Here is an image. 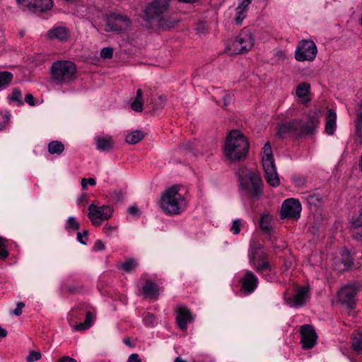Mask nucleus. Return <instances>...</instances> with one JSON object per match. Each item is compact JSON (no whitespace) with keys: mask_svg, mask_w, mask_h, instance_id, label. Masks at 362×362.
I'll return each mask as SVG.
<instances>
[{"mask_svg":"<svg viewBox=\"0 0 362 362\" xmlns=\"http://www.w3.org/2000/svg\"><path fill=\"white\" fill-rule=\"evenodd\" d=\"M319 123L318 115L314 112L308 115L306 122L300 119H294L282 123L279 127L278 134L280 137H284L286 134H291L296 138L311 135L315 133Z\"/></svg>","mask_w":362,"mask_h":362,"instance_id":"obj_1","label":"nucleus"},{"mask_svg":"<svg viewBox=\"0 0 362 362\" xmlns=\"http://www.w3.org/2000/svg\"><path fill=\"white\" fill-rule=\"evenodd\" d=\"M249 150V142L239 130H232L228 134L223 147V154L230 161L244 159Z\"/></svg>","mask_w":362,"mask_h":362,"instance_id":"obj_2","label":"nucleus"},{"mask_svg":"<svg viewBox=\"0 0 362 362\" xmlns=\"http://www.w3.org/2000/svg\"><path fill=\"white\" fill-rule=\"evenodd\" d=\"M180 188L174 185L165 189L161 195L159 206L167 215H177L181 214L186 207L185 197L180 193Z\"/></svg>","mask_w":362,"mask_h":362,"instance_id":"obj_3","label":"nucleus"},{"mask_svg":"<svg viewBox=\"0 0 362 362\" xmlns=\"http://www.w3.org/2000/svg\"><path fill=\"white\" fill-rule=\"evenodd\" d=\"M237 175L240 186L248 197L258 198L263 193V182L259 174L246 168H240Z\"/></svg>","mask_w":362,"mask_h":362,"instance_id":"obj_4","label":"nucleus"},{"mask_svg":"<svg viewBox=\"0 0 362 362\" xmlns=\"http://www.w3.org/2000/svg\"><path fill=\"white\" fill-rule=\"evenodd\" d=\"M169 3L170 0H153L145 9L146 20L151 23H156L163 29L172 28L174 22L165 17Z\"/></svg>","mask_w":362,"mask_h":362,"instance_id":"obj_5","label":"nucleus"},{"mask_svg":"<svg viewBox=\"0 0 362 362\" xmlns=\"http://www.w3.org/2000/svg\"><path fill=\"white\" fill-rule=\"evenodd\" d=\"M50 71L52 81L56 85L68 84L76 78V67L71 61L54 62Z\"/></svg>","mask_w":362,"mask_h":362,"instance_id":"obj_6","label":"nucleus"},{"mask_svg":"<svg viewBox=\"0 0 362 362\" xmlns=\"http://www.w3.org/2000/svg\"><path fill=\"white\" fill-rule=\"evenodd\" d=\"M262 166L264 168L265 174L264 177L267 183L274 187L279 186L280 181L276 172L272 148L269 143H266L264 146Z\"/></svg>","mask_w":362,"mask_h":362,"instance_id":"obj_7","label":"nucleus"},{"mask_svg":"<svg viewBox=\"0 0 362 362\" xmlns=\"http://www.w3.org/2000/svg\"><path fill=\"white\" fill-rule=\"evenodd\" d=\"M361 288V284L359 283L348 284L343 286L337 293L338 301L349 310L355 309L356 296Z\"/></svg>","mask_w":362,"mask_h":362,"instance_id":"obj_8","label":"nucleus"},{"mask_svg":"<svg viewBox=\"0 0 362 362\" xmlns=\"http://www.w3.org/2000/svg\"><path fill=\"white\" fill-rule=\"evenodd\" d=\"M255 44V39L248 30H243L230 46L233 54H240L249 51Z\"/></svg>","mask_w":362,"mask_h":362,"instance_id":"obj_9","label":"nucleus"},{"mask_svg":"<svg viewBox=\"0 0 362 362\" xmlns=\"http://www.w3.org/2000/svg\"><path fill=\"white\" fill-rule=\"evenodd\" d=\"M105 27L104 30L106 32L121 33L127 30L131 25V21L129 18L117 13L107 15L105 18Z\"/></svg>","mask_w":362,"mask_h":362,"instance_id":"obj_10","label":"nucleus"},{"mask_svg":"<svg viewBox=\"0 0 362 362\" xmlns=\"http://www.w3.org/2000/svg\"><path fill=\"white\" fill-rule=\"evenodd\" d=\"M248 256L250 265L257 273L262 274L266 271H272V265L262 251L261 247L252 248Z\"/></svg>","mask_w":362,"mask_h":362,"instance_id":"obj_11","label":"nucleus"},{"mask_svg":"<svg viewBox=\"0 0 362 362\" xmlns=\"http://www.w3.org/2000/svg\"><path fill=\"white\" fill-rule=\"evenodd\" d=\"M317 52V47L312 40H302L299 42L295 52V58L297 61H313Z\"/></svg>","mask_w":362,"mask_h":362,"instance_id":"obj_12","label":"nucleus"},{"mask_svg":"<svg viewBox=\"0 0 362 362\" xmlns=\"http://www.w3.org/2000/svg\"><path fill=\"white\" fill-rule=\"evenodd\" d=\"M88 218L95 226H99L103 221L109 219L112 214V210L109 206H98L92 204L88 207Z\"/></svg>","mask_w":362,"mask_h":362,"instance_id":"obj_13","label":"nucleus"},{"mask_svg":"<svg viewBox=\"0 0 362 362\" xmlns=\"http://www.w3.org/2000/svg\"><path fill=\"white\" fill-rule=\"evenodd\" d=\"M301 204L298 199L290 198L286 199L281 206V217L282 218L298 219L300 216Z\"/></svg>","mask_w":362,"mask_h":362,"instance_id":"obj_14","label":"nucleus"},{"mask_svg":"<svg viewBox=\"0 0 362 362\" xmlns=\"http://www.w3.org/2000/svg\"><path fill=\"white\" fill-rule=\"evenodd\" d=\"M310 298L309 288L302 286L297 288L296 293L292 297H285L284 300L287 305L292 308L303 306Z\"/></svg>","mask_w":362,"mask_h":362,"instance_id":"obj_15","label":"nucleus"},{"mask_svg":"<svg viewBox=\"0 0 362 362\" xmlns=\"http://www.w3.org/2000/svg\"><path fill=\"white\" fill-rule=\"evenodd\" d=\"M300 342L304 349H310L316 344L317 335L313 327L310 325H304L300 327Z\"/></svg>","mask_w":362,"mask_h":362,"instance_id":"obj_16","label":"nucleus"},{"mask_svg":"<svg viewBox=\"0 0 362 362\" xmlns=\"http://www.w3.org/2000/svg\"><path fill=\"white\" fill-rule=\"evenodd\" d=\"M240 291L246 295L250 294L257 288L259 280L257 276L251 271L247 270L240 279Z\"/></svg>","mask_w":362,"mask_h":362,"instance_id":"obj_17","label":"nucleus"},{"mask_svg":"<svg viewBox=\"0 0 362 362\" xmlns=\"http://www.w3.org/2000/svg\"><path fill=\"white\" fill-rule=\"evenodd\" d=\"M78 310L86 312V320L83 322L75 325L74 329L75 331L78 332L86 330L91 327L93 322L95 319V315L90 310H88L87 305H86L85 303H82L78 305L77 307L73 308L69 315L71 317H75V312Z\"/></svg>","mask_w":362,"mask_h":362,"instance_id":"obj_18","label":"nucleus"},{"mask_svg":"<svg viewBox=\"0 0 362 362\" xmlns=\"http://www.w3.org/2000/svg\"><path fill=\"white\" fill-rule=\"evenodd\" d=\"M45 37L49 40H57L60 42H66L71 37V32L66 26L57 25L47 30Z\"/></svg>","mask_w":362,"mask_h":362,"instance_id":"obj_19","label":"nucleus"},{"mask_svg":"<svg viewBox=\"0 0 362 362\" xmlns=\"http://www.w3.org/2000/svg\"><path fill=\"white\" fill-rule=\"evenodd\" d=\"M192 315L187 307L183 305L177 306L176 322L182 331H186L187 329V324L192 322Z\"/></svg>","mask_w":362,"mask_h":362,"instance_id":"obj_20","label":"nucleus"},{"mask_svg":"<svg viewBox=\"0 0 362 362\" xmlns=\"http://www.w3.org/2000/svg\"><path fill=\"white\" fill-rule=\"evenodd\" d=\"M353 264V258L351 253L344 250L341 252L339 257H336L334 260L333 267L335 270L341 272L349 270Z\"/></svg>","mask_w":362,"mask_h":362,"instance_id":"obj_21","label":"nucleus"},{"mask_svg":"<svg viewBox=\"0 0 362 362\" xmlns=\"http://www.w3.org/2000/svg\"><path fill=\"white\" fill-rule=\"evenodd\" d=\"M356 126V139L354 141L355 148L362 147V100L358 105L356 112V118L355 119Z\"/></svg>","mask_w":362,"mask_h":362,"instance_id":"obj_22","label":"nucleus"},{"mask_svg":"<svg viewBox=\"0 0 362 362\" xmlns=\"http://www.w3.org/2000/svg\"><path fill=\"white\" fill-rule=\"evenodd\" d=\"M53 6L52 0H33L27 10L31 12H45L50 10Z\"/></svg>","mask_w":362,"mask_h":362,"instance_id":"obj_23","label":"nucleus"},{"mask_svg":"<svg viewBox=\"0 0 362 362\" xmlns=\"http://www.w3.org/2000/svg\"><path fill=\"white\" fill-rule=\"evenodd\" d=\"M337 114L332 109H329L326 117L325 132L329 135L334 134L336 130Z\"/></svg>","mask_w":362,"mask_h":362,"instance_id":"obj_24","label":"nucleus"},{"mask_svg":"<svg viewBox=\"0 0 362 362\" xmlns=\"http://www.w3.org/2000/svg\"><path fill=\"white\" fill-rule=\"evenodd\" d=\"M114 141L110 136L98 137L96 139L97 149L101 151H110L113 148Z\"/></svg>","mask_w":362,"mask_h":362,"instance_id":"obj_25","label":"nucleus"},{"mask_svg":"<svg viewBox=\"0 0 362 362\" xmlns=\"http://www.w3.org/2000/svg\"><path fill=\"white\" fill-rule=\"evenodd\" d=\"M143 292L146 298L156 299L158 296V287L157 284L148 279L143 287Z\"/></svg>","mask_w":362,"mask_h":362,"instance_id":"obj_26","label":"nucleus"},{"mask_svg":"<svg viewBox=\"0 0 362 362\" xmlns=\"http://www.w3.org/2000/svg\"><path fill=\"white\" fill-rule=\"evenodd\" d=\"M310 85L308 83H300L296 88V94L302 100L303 103H308L309 100L307 98L310 93Z\"/></svg>","mask_w":362,"mask_h":362,"instance_id":"obj_27","label":"nucleus"},{"mask_svg":"<svg viewBox=\"0 0 362 362\" xmlns=\"http://www.w3.org/2000/svg\"><path fill=\"white\" fill-rule=\"evenodd\" d=\"M144 99H143V91L139 88L136 90V96L131 104V107L136 112H141L143 110Z\"/></svg>","mask_w":362,"mask_h":362,"instance_id":"obj_28","label":"nucleus"},{"mask_svg":"<svg viewBox=\"0 0 362 362\" xmlns=\"http://www.w3.org/2000/svg\"><path fill=\"white\" fill-rule=\"evenodd\" d=\"M47 150L50 154L60 156L64 151V146L59 141H52L48 144Z\"/></svg>","mask_w":362,"mask_h":362,"instance_id":"obj_29","label":"nucleus"},{"mask_svg":"<svg viewBox=\"0 0 362 362\" xmlns=\"http://www.w3.org/2000/svg\"><path fill=\"white\" fill-rule=\"evenodd\" d=\"M144 133L141 130H135L126 136V141L130 144H136L144 138Z\"/></svg>","mask_w":362,"mask_h":362,"instance_id":"obj_30","label":"nucleus"},{"mask_svg":"<svg viewBox=\"0 0 362 362\" xmlns=\"http://www.w3.org/2000/svg\"><path fill=\"white\" fill-rule=\"evenodd\" d=\"M13 75L7 71H0V90L6 88L11 83Z\"/></svg>","mask_w":362,"mask_h":362,"instance_id":"obj_31","label":"nucleus"},{"mask_svg":"<svg viewBox=\"0 0 362 362\" xmlns=\"http://www.w3.org/2000/svg\"><path fill=\"white\" fill-rule=\"evenodd\" d=\"M352 348L358 354H362V333H357L351 337Z\"/></svg>","mask_w":362,"mask_h":362,"instance_id":"obj_32","label":"nucleus"},{"mask_svg":"<svg viewBox=\"0 0 362 362\" xmlns=\"http://www.w3.org/2000/svg\"><path fill=\"white\" fill-rule=\"evenodd\" d=\"M138 264L134 259H129L122 263L118 268L122 269L126 272H131L133 271L136 267Z\"/></svg>","mask_w":362,"mask_h":362,"instance_id":"obj_33","label":"nucleus"},{"mask_svg":"<svg viewBox=\"0 0 362 362\" xmlns=\"http://www.w3.org/2000/svg\"><path fill=\"white\" fill-rule=\"evenodd\" d=\"M272 216L269 214H264L261 216L259 221V226L261 229L265 232H269L271 230L270 222Z\"/></svg>","mask_w":362,"mask_h":362,"instance_id":"obj_34","label":"nucleus"},{"mask_svg":"<svg viewBox=\"0 0 362 362\" xmlns=\"http://www.w3.org/2000/svg\"><path fill=\"white\" fill-rule=\"evenodd\" d=\"M307 202L310 205L319 207L322 203V197L319 194H313L307 197Z\"/></svg>","mask_w":362,"mask_h":362,"instance_id":"obj_35","label":"nucleus"},{"mask_svg":"<svg viewBox=\"0 0 362 362\" xmlns=\"http://www.w3.org/2000/svg\"><path fill=\"white\" fill-rule=\"evenodd\" d=\"M247 13L248 12L245 10L236 7L234 17L235 23L238 25H240L243 23V20L246 18Z\"/></svg>","mask_w":362,"mask_h":362,"instance_id":"obj_36","label":"nucleus"},{"mask_svg":"<svg viewBox=\"0 0 362 362\" xmlns=\"http://www.w3.org/2000/svg\"><path fill=\"white\" fill-rule=\"evenodd\" d=\"M65 228L66 230H78L80 228V224L75 217L71 216L66 221Z\"/></svg>","mask_w":362,"mask_h":362,"instance_id":"obj_37","label":"nucleus"},{"mask_svg":"<svg viewBox=\"0 0 362 362\" xmlns=\"http://www.w3.org/2000/svg\"><path fill=\"white\" fill-rule=\"evenodd\" d=\"M8 99L13 102H17L19 104H23L22 93L19 88H15L13 89L11 95L8 96Z\"/></svg>","mask_w":362,"mask_h":362,"instance_id":"obj_38","label":"nucleus"},{"mask_svg":"<svg viewBox=\"0 0 362 362\" xmlns=\"http://www.w3.org/2000/svg\"><path fill=\"white\" fill-rule=\"evenodd\" d=\"M7 240L0 237V259H5L8 256V252L6 250Z\"/></svg>","mask_w":362,"mask_h":362,"instance_id":"obj_39","label":"nucleus"},{"mask_svg":"<svg viewBox=\"0 0 362 362\" xmlns=\"http://www.w3.org/2000/svg\"><path fill=\"white\" fill-rule=\"evenodd\" d=\"M1 115L3 119L2 124H0V130L5 128L6 125L9 122L11 119V114L8 110L1 111Z\"/></svg>","mask_w":362,"mask_h":362,"instance_id":"obj_40","label":"nucleus"},{"mask_svg":"<svg viewBox=\"0 0 362 362\" xmlns=\"http://www.w3.org/2000/svg\"><path fill=\"white\" fill-rule=\"evenodd\" d=\"M143 320L146 326L153 327L155 323L156 317L154 315L146 313L144 316Z\"/></svg>","mask_w":362,"mask_h":362,"instance_id":"obj_41","label":"nucleus"},{"mask_svg":"<svg viewBox=\"0 0 362 362\" xmlns=\"http://www.w3.org/2000/svg\"><path fill=\"white\" fill-rule=\"evenodd\" d=\"M42 358V354L38 351H30L29 354L26 357L28 362H35L40 360Z\"/></svg>","mask_w":362,"mask_h":362,"instance_id":"obj_42","label":"nucleus"},{"mask_svg":"<svg viewBox=\"0 0 362 362\" xmlns=\"http://www.w3.org/2000/svg\"><path fill=\"white\" fill-rule=\"evenodd\" d=\"M352 236L355 240L362 242V226H353Z\"/></svg>","mask_w":362,"mask_h":362,"instance_id":"obj_43","label":"nucleus"},{"mask_svg":"<svg viewBox=\"0 0 362 362\" xmlns=\"http://www.w3.org/2000/svg\"><path fill=\"white\" fill-rule=\"evenodd\" d=\"M242 226V221L240 219L234 220L233 222V225L230 228V231L237 235L240 232V228Z\"/></svg>","mask_w":362,"mask_h":362,"instance_id":"obj_44","label":"nucleus"},{"mask_svg":"<svg viewBox=\"0 0 362 362\" xmlns=\"http://www.w3.org/2000/svg\"><path fill=\"white\" fill-rule=\"evenodd\" d=\"M113 55V49L111 47H104L100 52V57L103 59H111Z\"/></svg>","mask_w":362,"mask_h":362,"instance_id":"obj_45","label":"nucleus"},{"mask_svg":"<svg viewBox=\"0 0 362 362\" xmlns=\"http://www.w3.org/2000/svg\"><path fill=\"white\" fill-rule=\"evenodd\" d=\"M95 184H96L95 180L92 177L88 178V179L83 178L81 182V187L84 190L87 189V185L94 186V185H95Z\"/></svg>","mask_w":362,"mask_h":362,"instance_id":"obj_46","label":"nucleus"},{"mask_svg":"<svg viewBox=\"0 0 362 362\" xmlns=\"http://www.w3.org/2000/svg\"><path fill=\"white\" fill-rule=\"evenodd\" d=\"M88 239V231L84 230L82 233H77V240L82 245H86V240Z\"/></svg>","mask_w":362,"mask_h":362,"instance_id":"obj_47","label":"nucleus"},{"mask_svg":"<svg viewBox=\"0 0 362 362\" xmlns=\"http://www.w3.org/2000/svg\"><path fill=\"white\" fill-rule=\"evenodd\" d=\"M240 3L237 7L245 10L248 12L249 6L251 4L252 0H239Z\"/></svg>","mask_w":362,"mask_h":362,"instance_id":"obj_48","label":"nucleus"},{"mask_svg":"<svg viewBox=\"0 0 362 362\" xmlns=\"http://www.w3.org/2000/svg\"><path fill=\"white\" fill-rule=\"evenodd\" d=\"M25 303L23 302H19L17 303V306L16 309H14L11 313L16 316H19L22 314V309L24 308Z\"/></svg>","mask_w":362,"mask_h":362,"instance_id":"obj_49","label":"nucleus"},{"mask_svg":"<svg viewBox=\"0 0 362 362\" xmlns=\"http://www.w3.org/2000/svg\"><path fill=\"white\" fill-rule=\"evenodd\" d=\"M105 248L103 242L100 240H97L94 245V250L96 251L104 250Z\"/></svg>","mask_w":362,"mask_h":362,"instance_id":"obj_50","label":"nucleus"},{"mask_svg":"<svg viewBox=\"0 0 362 362\" xmlns=\"http://www.w3.org/2000/svg\"><path fill=\"white\" fill-rule=\"evenodd\" d=\"M127 362H141V359L139 358V354H132L129 356Z\"/></svg>","mask_w":362,"mask_h":362,"instance_id":"obj_51","label":"nucleus"},{"mask_svg":"<svg viewBox=\"0 0 362 362\" xmlns=\"http://www.w3.org/2000/svg\"><path fill=\"white\" fill-rule=\"evenodd\" d=\"M25 100L27 103H28L30 105H35V98L33 96V95L28 93V94H26L25 96Z\"/></svg>","mask_w":362,"mask_h":362,"instance_id":"obj_52","label":"nucleus"},{"mask_svg":"<svg viewBox=\"0 0 362 362\" xmlns=\"http://www.w3.org/2000/svg\"><path fill=\"white\" fill-rule=\"evenodd\" d=\"M16 1L18 4H20L22 7L27 9L28 6L30 5V3H32L33 0H16Z\"/></svg>","mask_w":362,"mask_h":362,"instance_id":"obj_53","label":"nucleus"},{"mask_svg":"<svg viewBox=\"0 0 362 362\" xmlns=\"http://www.w3.org/2000/svg\"><path fill=\"white\" fill-rule=\"evenodd\" d=\"M181 148L185 151H191L192 149V143L189 141L185 142L181 144Z\"/></svg>","mask_w":362,"mask_h":362,"instance_id":"obj_54","label":"nucleus"},{"mask_svg":"<svg viewBox=\"0 0 362 362\" xmlns=\"http://www.w3.org/2000/svg\"><path fill=\"white\" fill-rule=\"evenodd\" d=\"M231 100H232L231 95H230L228 94L225 95L224 97L223 98V106L227 107L229 105Z\"/></svg>","mask_w":362,"mask_h":362,"instance_id":"obj_55","label":"nucleus"},{"mask_svg":"<svg viewBox=\"0 0 362 362\" xmlns=\"http://www.w3.org/2000/svg\"><path fill=\"white\" fill-rule=\"evenodd\" d=\"M128 212L133 216H136L139 214V210L137 206H132L128 209Z\"/></svg>","mask_w":362,"mask_h":362,"instance_id":"obj_56","label":"nucleus"},{"mask_svg":"<svg viewBox=\"0 0 362 362\" xmlns=\"http://www.w3.org/2000/svg\"><path fill=\"white\" fill-rule=\"evenodd\" d=\"M352 225L356 226H362V214H360L357 218L353 221Z\"/></svg>","mask_w":362,"mask_h":362,"instance_id":"obj_57","label":"nucleus"},{"mask_svg":"<svg viewBox=\"0 0 362 362\" xmlns=\"http://www.w3.org/2000/svg\"><path fill=\"white\" fill-rule=\"evenodd\" d=\"M123 342L129 347L134 348L135 347V344L132 343L129 337L124 338Z\"/></svg>","mask_w":362,"mask_h":362,"instance_id":"obj_58","label":"nucleus"},{"mask_svg":"<svg viewBox=\"0 0 362 362\" xmlns=\"http://www.w3.org/2000/svg\"><path fill=\"white\" fill-rule=\"evenodd\" d=\"M115 229V228L109 226H105L103 228V231L105 233H106L107 235H110L112 231Z\"/></svg>","mask_w":362,"mask_h":362,"instance_id":"obj_59","label":"nucleus"},{"mask_svg":"<svg viewBox=\"0 0 362 362\" xmlns=\"http://www.w3.org/2000/svg\"><path fill=\"white\" fill-rule=\"evenodd\" d=\"M59 362H77L75 359L69 357V356H64L62 357Z\"/></svg>","mask_w":362,"mask_h":362,"instance_id":"obj_60","label":"nucleus"},{"mask_svg":"<svg viewBox=\"0 0 362 362\" xmlns=\"http://www.w3.org/2000/svg\"><path fill=\"white\" fill-rule=\"evenodd\" d=\"M7 335V331L0 326V338L6 337Z\"/></svg>","mask_w":362,"mask_h":362,"instance_id":"obj_61","label":"nucleus"},{"mask_svg":"<svg viewBox=\"0 0 362 362\" xmlns=\"http://www.w3.org/2000/svg\"><path fill=\"white\" fill-rule=\"evenodd\" d=\"M174 362H185V361L182 360L181 358L177 357L175 358Z\"/></svg>","mask_w":362,"mask_h":362,"instance_id":"obj_62","label":"nucleus"},{"mask_svg":"<svg viewBox=\"0 0 362 362\" xmlns=\"http://www.w3.org/2000/svg\"><path fill=\"white\" fill-rule=\"evenodd\" d=\"M359 168H360V170L362 171V154H361L360 161H359Z\"/></svg>","mask_w":362,"mask_h":362,"instance_id":"obj_63","label":"nucleus"},{"mask_svg":"<svg viewBox=\"0 0 362 362\" xmlns=\"http://www.w3.org/2000/svg\"><path fill=\"white\" fill-rule=\"evenodd\" d=\"M21 36L23 37V33H21Z\"/></svg>","mask_w":362,"mask_h":362,"instance_id":"obj_64","label":"nucleus"}]
</instances>
